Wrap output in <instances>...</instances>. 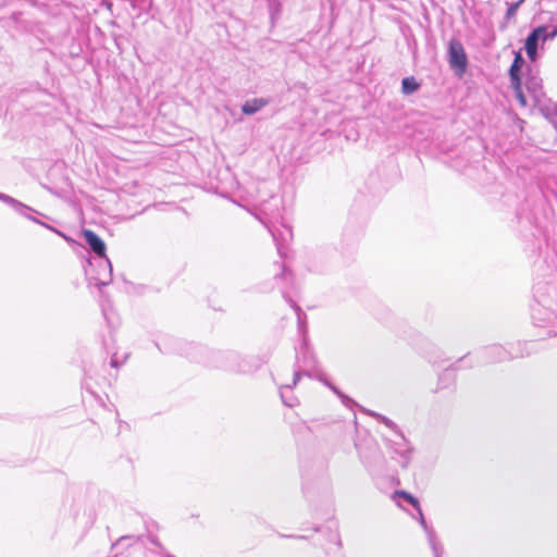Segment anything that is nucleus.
I'll use <instances>...</instances> for the list:
<instances>
[{"instance_id": "1", "label": "nucleus", "mask_w": 557, "mask_h": 557, "mask_svg": "<svg viewBox=\"0 0 557 557\" xmlns=\"http://www.w3.org/2000/svg\"><path fill=\"white\" fill-rule=\"evenodd\" d=\"M356 430L355 448L359 459L370 475L380 474L385 465V458L375 438L369 434L367 429L359 425L358 420L352 421Z\"/></svg>"}, {"instance_id": "2", "label": "nucleus", "mask_w": 557, "mask_h": 557, "mask_svg": "<svg viewBox=\"0 0 557 557\" xmlns=\"http://www.w3.org/2000/svg\"><path fill=\"white\" fill-rule=\"evenodd\" d=\"M528 352H524V348L521 343H509L507 346L499 344H493L480 349L476 352L478 361L495 363L508 361L515 358H522Z\"/></svg>"}, {"instance_id": "3", "label": "nucleus", "mask_w": 557, "mask_h": 557, "mask_svg": "<svg viewBox=\"0 0 557 557\" xmlns=\"http://www.w3.org/2000/svg\"><path fill=\"white\" fill-rule=\"evenodd\" d=\"M382 423L383 428L387 429L392 432V436H387L385 433H382L383 438L389 445V448L394 451L395 455L399 456V463L403 468H407L411 461V453L412 448L403 435L401 432L397 430V425L393 420H377Z\"/></svg>"}, {"instance_id": "4", "label": "nucleus", "mask_w": 557, "mask_h": 557, "mask_svg": "<svg viewBox=\"0 0 557 557\" xmlns=\"http://www.w3.org/2000/svg\"><path fill=\"white\" fill-rule=\"evenodd\" d=\"M212 367L225 371L246 373L251 370L247 359L236 351H215L212 354Z\"/></svg>"}, {"instance_id": "5", "label": "nucleus", "mask_w": 557, "mask_h": 557, "mask_svg": "<svg viewBox=\"0 0 557 557\" xmlns=\"http://www.w3.org/2000/svg\"><path fill=\"white\" fill-rule=\"evenodd\" d=\"M315 357L308 347L307 342H304L296 354L293 384L286 385L285 388L292 389V387L300 380L301 375L312 376V371L315 369Z\"/></svg>"}, {"instance_id": "6", "label": "nucleus", "mask_w": 557, "mask_h": 557, "mask_svg": "<svg viewBox=\"0 0 557 557\" xmlns=\"http://www.w3.org/2000/svg\"><path fill=\"white\" fill-rule=\"evenodd\" d=\"M317 379L322 382L324 385H326L334 394H336L338 396V398L341 399L342 404L351 409L354 414L356 416L358 412L361 413V414H364V416H370L372 418H375V419H379V418H386L385 416L381 414V413H376L372 410H369L364 407H362L361 405H359L357 401H355L352 398H350L349 396L345 395L343 392H341L335 385H333L324 374H319L317 375Z\"/></svg>"}, {"instance_id": "7", "label": "nucleus", "mask_w": 557, "mask_h": 557, "mask_svg": "<svg viewBox=\"0 0 557 557\" xmlns=\"http://www.w3.org/2000/svg\"><path fill=\"white\" fill-rule=\"evenodd\" d=\"M448 63L457 75H462L467 71L468 57L458 39L453 38L448 44Z\"/></svg>"}, {"instance_id": "8", "label": "nucleus", "mask_w": 557, "mask_h": 557, "mask_svg": "<svg viewBox=\"0 0 557 557\" xmlns=\"http://www.w3.org/2000/svg\"><path fill=\"white\" fill-rule=\"evenodd\" d=\"M52 95L45 88H41L38 83L32 84L26 88H22L17 92V98L30 107L48 104V99Z\"/></svg>"}, {"instance_id": "9", "label": "nucleus", "mask_w": 557, "mask_h": 557, "mask_svg": "<svg viewBox=\"0 0 557 557\" xmlns=\"http://www.w3.org/2000/svg\"><path fill=\"white\" fill-rule=\"evenodd\" d=\"M0 201L12 208L18 215L26 218L29 221H33L39 225H48L47 223L40 221L36 218V215L46 216L44 213L37 211L36 209L21 202L20 200L4 194L0 193Z\"/></svg>"}, {"instance_id": "10", "label": "nucleus", "mask_w": 557, "mask_h": 557, "mask_svg": "<svg viewBox=\"0 0 557 557\" xmlns=\"http://www.w3.org/2000/svg\"><path fill=\"white\" fill-rule=\"evenodd\" d=\"M281 292L285 301L294 309L297 317L298 333L302 337V343L307 342V314L304 312L301 307L289 296L285 287H281Z\"/></svg>"}, {"instance_id": "11", "label": "nucleus", "mask_w": 557, "mask_h": 557, "mask_svg": "<svg viewBox=\"0 0 557 557\" xmlns=\"http://www.w3.org/2000/svg\"><path fill=\"white\" fill-rule=\"evenodd\" d=\"M97 267L99 268V271L97 272L96 276H90V282H94V284L101 288L102 286H107L112 282V264L109 260V258L101 257L98 258Z\"/></svg>"}, {"instance_id": "12", "label": "nucleus", "mask_w": 557, "mask_h": 557, "mask_svg": "<svg viewBox=\"0 0 557 557\" xmlns=\"http://www.w3.org/2000/svg\"><path fill=\"white\" fill-rule=\"evenodd\" d=\"M468 358V355H465L463 357L459 358L455 364H451L450 367L446 368L440 375L437 380V386L435 392H440L443 389H450L455 387L456 384V371H457V363L466 361Z\"/></svg>"}, {"instance_id": "13", "label": "nucleus", "mask_w": 557, "mask_h": 557, "mask_svg": "<svg viewBox=\"0 0 557 557\" xmlns=\"http://www.w3.org/2000/svg\"><path fill=\"white\" fill-rule=\"evenodd\" d=\"M82 234L89 249L96 255L97 258L107 256V246L100 236H98L91 230H83Z\"/></svg>"}, {"instance_id": "14", "label": "nucleus", "mask_w": 557, "mask_h": 557, "mask_svg": "<svg viewBox=\"0 0 557 557\" xmlns=\"http://www.w3.org/2000/svg\"><path fill=\"white\" fill-rule=\"evenodd\" d=\"M418 510H419V516H420V524L426 534L428 542L433 552L434 557H442L443 547H442V544L440 543V541L437 540L435 531L433 530L432 527H430L426 523L421 509L418 508Z\"/></svg>"}, {"instance_id": "15", "label": "nucleus", "mask_w": 557, "mask_h": 557, "mask_svg": "<svg viewBox=\"0 0 557 557\" xmlns=\"http://www.w3.org/2000/svg\"><path fill=\"white\" fill-rule=\"evenodd\" d=\"M525 88L528 92L534 98V100L540 101V99L544 96L542 79L536 75H529L525 79Z\"/></svg>"}, {"instance_id": "16", "label": "nucleus", "mask_w": 557, "mask_h": 557, "mask_svg": "<svg viewBox=\"0 0 557 557\" xmlns=\"http://www.w3.org/2000/svg\"><path fill=\"white\" fill-rule=\"evenodd\" d=\"M270 103V99L267 98H253L246 100L242 104V112L245 115H252L260 111L262 108L267 107Z\"/></svg>"}, {"instance_id": "17", "label": "nucleus", "mask_w": 557, "mask_h": 557, "mask_svg": "<svg viewBox=\"0 0 557 557\" xmlns=\"http://www.w3.org/2000/svg\"><path fill=\"white\" fill-rule=\"evenodd\" d=\"M532 318L536 325L543 326L545 323H548L554 318V312L542 308L541 304L539 302L536 306L532 307Z\"/></svg>"}, {"instance_id": "18", "label": "nucleus", "mask_w": 557, "mask_h": 557, "mask_svg": "<svg viewBox=\"0 0 557 557\" xmlns=\"http://www.w3.org/2000/svg\"><path fill=\"white\" fill-rule=\"evenodd\" d=\"M545 30V25L537 26L531 30V33L527 36L524 46H530L533 48H539V42H543V33Z\"/></svg>"}, {"instance_id": "19", "label": "nucleus", "mask_w": 557, "mask_h": 557, "mask_svg": "<svg viewBox=\"0 0 557 557\" xmlns=\"http://www.w3.org/2000/svg\"><path fill=\"white\" fill-rule=\"evenodd\" d=\"M147 543L151 544L153 546V548H149V552L153 553V554H158V555H161L163 557H175L171 554H169L165 548L162 546V544L159 542L158 537L154 536V535H148L147 536V542H144L145 545H147Z\"/></svg>"}, {"instance_id": "20", "label": "nucleus", "mask_w": 557, "mask_h": 557, "mask_svg": "<svg viewBox=\"0 0 557 557\" xmlns=\"http://www.w3.org/2000/svg\"><path fill=\"white\" fill-rule=\"evenodd\" d=\"M420 88V83L413 77L408 76L401 81V91L404 95H411Z\"/></svg>"}, {"instance_id": "21", "label": "nucleus", "mask_w": 557, "mask_h": 557, "mask_svg": "<svg viewBox=\"0 0 557 557\" xmlns=\"http://www.w3.org/2000/svg\"><path fill=\"white\" fill-rule=\"evenodd\" d=\"M524 65V59L520 51L515 52L513 61L509 69V74H521V70Z\"/></svg>"}, {"instance_id": "22", "label": "nucleus", "mask_w": 557, "mask_h": 557, "mask_svg": "<svg viewBox=\"0 0 557 557\" xmlns=\"http://www.w3.org/2000/svg\"><path fill=\"white\" fill-rule=\"evenodd\" d=\"M525 0H517L516 2H512V3H509L508 4V8H507V11H506V14H505V20L506 21H510L512 17L516 16L517 14V11L519 9V7L524 2Z\"/></svg>"}, {"instance_id": "23", "label": "nucleus", "mask_w": 557, "mask_h": 557, "mask_svg": "<svg viewBox=\"0 0 557 557\" xmlns=\"http://www.w3.org/2000/svg\"><path fill=\"white\" fill-rule=\"evenodd\" d=\"M509 78L513 90L522 89L521 74H509Z\"/></svg>"}, {"instance_id": "24", "label": "nucleus", "mask_w": 557, "mask_h": 557, "mask_svg": "<svg viewBox=\"0 0 557 557\" xmlns=\"http://www.w3.org/2000/svg\"><path fill=\"white\" fill-rule=\"evenodd\" d=\"M396 493L398 495H400L401 497H404L413 507L420 508L419 500L414 496H412L410 493L405 492V491H399V492H396Z\"/></svg>"}, {"instance_id": "25", "label": "nucleus", "mask_w": 557, "mask_h": 557, "mask_svg": "<svg viewBox=\"0 0 557 557\" xmlns=\"http://www.w3.org/2000/svg\"><path fill=\"white\" fill-rule=\"evenodd\" d=\"M557 36V26L554 27L552 30H548V27L545 26V30L543 33V42L547 40H553Z\"/></svg>"}, {"instance_id": "26", "label": "nucleus", "mask_w": 557, "mask_h": 557, "mask_svg": "<svg viewBox=\"0 0 557 557\" xmlns=\"http://www.w3.org/2000/svg\"><path fill=\"white\" fill-rule=\"evenodd\" d=\"M46 228L50 230L51 232L58 234L59 236H61L63 239H65L67 243L72 244V243H75V240L67 236L65 233L57 230L55 227L51 226V225H45Z\"/></svg>"}, {"instance_id": "27", "label": "nucleus", "mask_w": 557, "mask_h": 557, "mask_svg": "<svg viewBox=\"0 0 557 557\" xmlns=\"http://www.w3.org/2000/svg\"><path fill=\"white\" fill-rule=\"evenodd\" d=\"M293 276L292 272L285 267L283 265V270L280 274L275 275V280L276 281H287V280H290Z\"/></svg>"}, {"instance_id": "28", "label": "nucleus", "mask_w": 557, "mask_h": 557, "mask_svg": "<svg viewBox=\"0 0 557 557\" xmlns=\"http://www.w3.org/2000/svg\"><path fill=\"white\" fill-rule=\"evenodd\" d=\"M524 49H525L528 58L532 62L536 61V59L539 57L537 48H533V47H530V46H524Z\"/></svg>"}, {"instance_id": "29", "label": "nucleus", "mask_w": 557, "mask_h": 557, "mask_svg": "<svg viewBox=\"0 0 557 557\" xmlns=\"http://www.w3.org/2000/svg\"><path fill=\"white\" fill-rule=\"evenodd\" d=\"M330 541L334 542L338 547L342 546L341 536L337 530L330 531Z\"/></svg>"}, {"instance_id": "30", "label": "nucleus", "mask_w": 557, "mask_h": 557, "mask_svg": "<svg viewBox=\"0 0 557 557\" xmlns=\"http://www.w3.org/2000/svg\"><path fill=\"white\" fill-rule=\"evenodd\" d=\"M515 91V95H516V99L519 101V103L522 106V107H525L527 106V98L523 94V90L522 89H519V90H513Z\"/></svg>"}, {"instance_id": "31", "label": "nucleus", "mask_w": 557, "mask_h": 557, "mask_svg": "<svg viewBox=\"0 0 557 557\" xmlns=\"http://www.w3.org/2000/svg\"><path fill=\"white\" fill-rule=\"evenodd\" d=\"M133 8H144L146 5H150V0H131Z\"/></svg>"}, {"instance_id": "32", "label": "nucleus", "mask_w": 557, "mask_h": 557, "mask_svg": "<svg viewBox=\"0 0 557 557\" xmlns=\"http://www.w3.org/2000/svg\"><path fill=\"white\" fill-rule=\"evenodd\" d=\"M123 362H120L116 358V355H113L110 360V364L112 368H119Z\"/></svg>"}, {"instance_id": "33", "label": "nucleus", "mask_w": 557, "mask_h": 557, "mask_svg": "<svg viewBox=\"0 0 557 557\" xmlns=\"http://www.w3.org/2000/svg\"><path fill=\"white\" fill-rule=\"evenodd\" d=\"M304 493H305V495H306L308 498H310V496H311V487H310V485H308V484H305V485H304Z\"/></svg>"}, {"instance_id": "34", "label": "nucleus", "mask_w": 557, "mask_h": 557, "mask_svg": "<svg viewBox=\"0 0 557 557\" xmlns=\"http://www.w3.org/2000/svg\"><path fill=\"white\" fill-rule=\"evenodd\" d=\"M323 487H324V490H325V491H327V492L330 491L331 483H330L329 478H325V479L323 480Z\"/></svg>"}, {"instance_id": "35", "label": "nucleus", "mask_w": 557, "mask_h": 557, "mask_svg": "<svg viewBox=\"0 0 557 557\" xmlns=\"http://www.w3.org/2000/svg\"><path fill=\"white\" fill-rule=\"evenodd\" d=\"M281 397H282V399H283V403H284L286 406H288V407H292V406H293V403L287 401V400L285 399L283 392H281Z\"/></svg>"}, {"instance_id": "36", "label": "nucleus", "mask_w": 557, "mask_h": 557, "mask_svg": "<svg viewBox=\"0 0 557 557\" xmlns=\"http://www.w3.org/2000/svg\"><path fill=\"white\" fill-rule=\"evenodd\" d=\"M508 22H509V21H506V20H505L504 22H502V23H500V25H499V29H500V30H505V29L507 28V24H508Z\"/></svg>"}, {"instance_id": "37", "label": "nucleus", "mask_w": 557, "mask_h": 557, "mask_svg": "<svg viewBox=\"0 0 557 557\" xmlns=\"http://www.w3.org/2000/svg\"><path fill=\"white\" fill-rule=\"evenodd\" d=\"M287 537L300 539V540H305L306 539V536H304V535H288Z\"/></svg>"}, {"instance_id": "38", "label": "nucleus", "mask_w": 557, "mask_h": 557, "mask_svg": "<svg viewBox=\"0 0 557 557\" xmlns=\"http://www.w3.org/2000/svg\"><path fill=\"white\" fill-rule=\"evenodd\" d=\"M103 315H104L106 320L108 321V323H110L108 312L104 309H103Z\"/></svg>"}, {"instance_id": "39", "label": "nucleus", "mask_w": 557, "mask_h": 557, "mask_svg": "<svg viewBox=\"0 0 557 557\" xmlns=\"http://www.w3.org/2000/svg\"><path fill=\"white\" fill-rule=\"evenodd\" d=\"M154 345H156V347L159 349V351H161V352H165V351L160 347V345H159V343H158V342H156V343H154Z\"/></svg>"}, {"instance_id": "40", "label": "nucleus", "mask_w": 557, "mask_h": 557, "mask_svg": "<svg viewBox=\"0 0 557 557\" xmlns=\"http://www.w3.org/2000/svg\"><path fill=\"white\" fill-rule=\"evenodd\" d=\"M313 530H314L315 532H319V531H320V528H319V527H315Z\"/></svg>"}, {"instance_id": "41", "label": "nucleus", "mask_w": 557, "mask_h": 557, "mask_svg": "<svg viewBox=\"0 0 557 557\" xmlns=\"http://www.w3.org/2000/svg\"><path fill=\"white\" fill-rule=\"evenodd\" d=\"M299 424H300L301 428H305L304 421H301Z\"/></svg>"}]
</instances>
